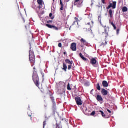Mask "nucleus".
<instances>
[{"instance_id": "36", "label": "nucleus", "mask_w": 128, "mask_h": 128, "mask_svg": "<svg viewBox=\"0 0 128 128\" xmlns=\"http://www.w3.org/2000/svg\"><path fill=\"white\" fill-rule=\"evenodd\" d=\"M107 112H109V114H112V111H110V110L108 109L107 110Z\"/></svg>"}, {"instance_id": "34", "label": "nucleus", "mask_w": 128, "mask_h": 128, "mask_svg": "<svg viewBox=\"0 0 128 128\" xmlns=\"http://www.w3.org/2000/svg\"><path fill=\"white\" fill-rule=\"evenodd\" d=\"M86 26H89L90 28H92V26L90 25V22H88L86 24Z\"/></svg>"}, {"instance_id": "41", "label": "nucleus", "mask_w": 128, "mask_h": 128, "mask_svg": "<svg viewBox=\"0 0 128 128\" xmlns=\"http://www.w3.org/2000/svg\"><path fill=\"white\" fill-rule=\"evenodd\" d=\"M92 24H94V22H92Z\"/></svg>"}, {"instance_id": "21", "label": "nucleus", "mask_w": 128, "mask_h": 128, "mask_svg": "<svg viewBox=\"0 0 128 128\" xmlns=\"http://www.w3.org/2000/svg\"><path fill=\"white\" fill-rule=\"evenodd\" d=\"M128 10V8H126V6H124L122 8L123 12H126Z\"/></svg>"}, {"instance_id": "5", "label": "nucleus", "mask_w": 128, "mask_h": 128, "mask_svg": "<svg viewBox=\"0 0 128 128\" xmlns=\"http://www.w3.org/2000/svg\"><path fill=\"white\" fill-rule=\"evenodd\" d=\"M111 8H112L113 10H116V2H114L112 4H110L107 7L106 10H110Z\"/></svg>"}, {"instance_id": "13", "label": "nucleus", "mask_w": 128, "mask_h": 128, "mask_svg": "<svg viewBox=\"0 0 128 128\" xmlns=\"http://www.w3.org/2000/svg\"><path fill=\"white\" fill-rule=\"evenodd\" d=\"M66 64H68L70 65V64H72L74 62L72 61L71 62L68 59H67L66 60Z\"/></svg>"}, {"instance_id": "26", "label": "nucleus", "mask_w": 128, "mask_h": 128, "mask_svg": "<svg viewBox=\"0 0 128 128\" xmlns=\"http://www.w3.org/2000/svg\"><path fill=\"white\" fill-rule=\"evenodd\" d=\"M112 26L113 28H114V30H116V25L114 24V22H112L111 23Z\"/></svg>"}, {"instance_id": "4", "label": "nucleus", "mask_w": 128, "mask_h": 128, "mask_svg": "<svg viewBox=\"0 0 128 128\" xmlns=\"http://www.w3.org/2000/svg\"><path fill=\"white\" fill-rule=\"evenodd\" d=\"M46 26H47V28H50L52 30H60V28L58 27H56L54 26H52V25H50V24H46Z\"/></svg>"}, {"instance_id": "11", "label": "nucleus", "mask_w": 128, "mask_h": 128, "mask_svg": "<svg viewBox=\"0 0 128 128\" xmlns=\"http://www.w3.org/2000/svg\"><path fill=\"white\" fill-rule=\"evenodd\" d=\"M96 98L98 100V102H104V98H102V97L100 95H97V96L96 97Z\"/></svg>"}, {"instance_id": "20", "label": "nucleus", "mask_w": 128, "mask_h": 128, "mask_svg": "<svg viewBox=\"0 0 128 128\" xmlns=\"http://www.w3.org/2000/svg\"><path fill=\"white\" fill-rule=\"evenodd\" d=\"M112 12H114V11L110 9L109 10V14L110 16V18H112Z\"/></svg>"}, {"instance_id": "38", "label": "nucleus", "mask_w": 128, "mask_h": 128, "mask_svg": "<svg viewBox=\"0 0 128 128\" xmlns=\"http://www.w3.org/2000/svg\"><path fill=\"white\" fill-rule=\"evenodd\" d=\"M42 78H44V74L42 72Z\"/></svg>"}, {"instance_id": "31", "label": "nucleus", "mask_w": 128, "mask_h": 128, "mask_svg": "<svg viewBox=\"0 0 128 128\" xmlns=\"http://www.w3.org/2000/svg\"><path fill=\"white\" fill-rule=\"evenodd\" d=\"M96 114V111H94L91 114L90 116H94Z\"/></svg>"}, {"instance_id": "17", "label": "nucleus", "mask_w": 128, "mask_h": 128, "mask_svg": "<svg viewBox=\"0 0 128 128\" xmlns=\"http://www.w3.org/2000/svg\"><path fill=\"white\" fill-rule=\"evenodd\" d=\"M80 42L82 44H84V46H86V41L84 40V39L82 38L80 40Z\"/></svg>"}, {"instance_id": "44", "label": "nucleus", "mask_w": 128, "mask_h": 128, "mask_svg": "<svg viewBox=\"0 0 128 128\" xmlns=\"http://www.w3.org/2000/svg\"><path fill=\"white\" fill-rule=\"evenodd\" d=\"M68 0V2H70V0Z\"/></svg>"}, {"instance_id": "27", "label": "nucleus", "mask_w": 128, "mask_h": 128, "mask_svg": "<svg viewBox=\"0 0 128 128\" xmlns=\"http://www.w3.org/2000/svg\"><path fill=\"white\" fill-rule=\"evenodd\" d=\"M50 98H51V100H52V102H54V96H50Z\"/></svg>"}, {"instance_id": "7", "label": "nucleus", "mask_w": 128, "mask_h": 128, "mask_svg": "<svg viewBox=\"0 0 128 128\" xmlns=\"http://www.w3.org/2000/svg\"><path fill=\"white\" fill-rule=\"evenodd\" d=\"M70 48L72 52H76V44L72 43L70 46Z\"/></svg>"}, {"instance_id": "47", "label": "nucleus", "mask_w": 128, "mask_h": 128, "mask_svg": "<svg viewBox=\"0 0 128 128\" xmlns=\"http://www.w3.org/2000/svg\"><path fill=\"white\" fill-rule=\"evenodd\" d=\"M94 90H92V92Z\"/></svg>"}, {"instance_id": "32", "label": "nucleus", "mask_w": 128, "mask_h": 128, "mask_svg": "<svg viewBox=\"0 0 128 128\" xmlns=\"http://www.w3.org/2000/svg\"><path fill=\"white\" fill-rule=\"evenodd\" d=\"M58 47L59 48H62V43H59L58 44Z\"/></svg>"}, {"instance_id": "45", "label": "nucleus", "mask_w": 128, "mask_h": 128, "mask_svg": "<svg viewBox=\"0 0 128 128\" xmlns=\"http://www.w3.org/2000/svg\"><path fill=\"white\" fill-rule=\"evenodd\" d=\"M52 20H54V18H52Z\"/></svg>"}, {"instance_id": "19", "label": "nucleus", "mask_w": 128, "mask_h": 128, "mask_svg": "<svg viewBox=\"0 0 128 128\" xmlns=\"http://www.w3.org/2000/svg\"><path fill=\"white\" fill-rule=\"evenodd\" d=\"M80 2L82 4L84 2V0H74V4H76L77 2Z\"/></svg>"}, {"instance_id": "8", "label": "nucleus", "mask_w": 128, "mask_h": 128, "mask_svg": "<svg viewBox=\"0 0 128 128\" xmlns=\"http://www.w3.org/2000/svg\"><path fill=\"white\" fill-rule=\"evenodd\" d=\"M101 94L104 96H106L108 94V92L104 88H102L101 90Z\"/></svg>"}, {"instance_id": "15", "label": "nucleus", "mask_w": 128, "mask_h": 128, "mask_svg": "<svg viewBox=\"0 0 128 128\" xmlns=\"http://www.w3.org/2000/svg\"><path fill=\"white\" fill-rule=\"evenodd\" d=\"M80 56L82 58V60H84V62H86V58L84 56L82 53L80 54Z\"/></svg>"}, {"instance_id": "9", "label": "nucleus", "mask_w": 128, "mask_h": 128, "mask_svg": "<svg viewBox=\"0 0 128 128\" xmlns=\"http://www.w3.org/2000/svg\"><path fill=\"white\" fill-rule=\"evenodd\" d=\"M37 2L39 4V6L38 7L39 10L42 8L44 1L42 0H38Z\"/></svg>"}, {"instance_id": "25", "label": "nucleus", "mask_w": 128, "mask_h": 128, "mask_svg": "<svg viewBox=\"0 0 128 128\" xmlns=\"http://www.w3.org/2000/svg\"><path fill=\"white\" fill-rule=\"evenodd\" d=\"M67 88L68 90H72V88H70V83L68 84Z\"/></svg>"}, {"instance_id": "35", "label": "nucleus", "mask_w": 128, "mask_h": 128, "mask_svg": "<svg viewBox=\"0 0 128 128\" xmlns=\"http://www.w3.org/2000/svg\"><path fill=\"white\" fill-rule=\"evenodd\" d=\"M102 2L104 4H106V0H102Z\"/></svg>"}, {"instance_id": "18", "label": "nucleus", "mask_w": 128, "mask_h": 128, "mask_svg": "<svg viewBox=\"0 0 128 128\" xmlns=\"http://www.w3.org/2000/svg\"><path fill=\"white\" fill-rule=\"evenodd\" d=\"M96 88L98 90H100L102 88H100V83H98L96 84Z\"/></svg>"}, {"instance_id": "46", "label": "nucleus", "mask_w": 128, "mask_h": 128, "mask_svg": "<svg viewBox=\"0 0 128 128\" xmlns=\"http://www.w3.org/2000/svg\"><path fill=\"white\" fill-rule=\"evenodd\" d=\"M56 0H53V2H54Z\"/></svg>"}, {"instance_id": "3", "label": "nucleus", "mask_w": 128, "mask_h": 128, "mask_svg": "<svg viewBox=\"0 0 128 128\" xmlns=\"http://www.w3.org/2000/svg\"><path fill=\"white\" fill-rule=\"evenodd\" d=\"M104 32L102 33V36L103 38H105L106 40H104L105 42H103L102 44V46H106V44H108V42H106V38L108 36V30L110 28L106 27V26H105L104 28Z\"/></svg>"}, {"instance_id": "14", "label": "nucleus", "mask_w": 128, "mask_h": 128, "mask_svg": "<svg viewBox=\"0 0 128 128\" xmlns=\"http://www.w3.org/2000/svg\"><path fill=\"white\" fill-rule=\"evenodd\" d=\"M60 4L61 6V8H60V10H64V4L62 3V0H60Z\"/></svg>"}, {"instance_id": "39", "label": "nucleus", "mask_w": 128, "mask_h": 128, "mask_svg": "<svg viewBox=\"0 0 128 128\" xmlns=\"http://www.w3.org/2000/svg\"><path fill=\"white\" fill-rule=\"evenodd\" d=\"M118 32H120V30H117V34H118Z\"/></svg>"}, {"instance_id": "43", "label": "nucleus", "mask_w": 128, "mask_h": 128, "mask_svg": "<svg viewBox=\"0 0 128 128\" xmlns=\"http://www.w3.org/2000/svg\"><path fill=\"white\" fill-rule=\"evenodd\" d=\"M29 116L31 117V116H32V115H30Z\"/></svg>"}, {"instance_id": "1", "label": "nucleus", "mask_w": 128, "mask_h": 128, "mask_svg": "<svg viewBox=\"0 0 128 128\" xmlns=\"http://www.w3.org/2000/svg\"><path fill=\"white\" fill-rule=\"evenodd\" d=\"M34 70L33 72L32 80L36 86H37V88H40V78L38 74V70H36V67L34 68Z\"/></svg>"}, {"instance_id": "10", "label": "nucleus", "mask_w": 128, "mask_h": 128, "mask_svg": "<svg viewBox=\"0 0 128 128\" xmlns=\"http://www.w3.org/2000/svg\"><path fill=\"white\" fill-rule=\"evenodd\" d=\"M96 58H92L90 60V64H92V66H94V64H96Z\"/></svg>"}, {"instance_id": "6", "label": "nucleus", "mask_w": 128, "mask_h": 128, "mask_svg": "<svg viewBox=\"0 0 128 128\" xmlns=\"http://www.w3.org/2000/svg\"><path fill=\"white\" fill-rule=\"evenodd\" d=\"M76 102L78 106H82V101L80 97L76 98Z\"/></svg>"}, {"instance_id": "37", "label": "nucleus", "mask_w": 128, "mask_h": 128, "mask_svg": "<svg viewBox=\"0 0 128 128\" xmlns=\"http://www.w3.org/2000/svg\"><path fill=\"white\" fill-rule=\"evenodd\" d=\"M52 13H50V18H52Z\"/></svg>"}, {"instance_id": "40", "label": "nucleus", "mask_w": 128, "mask_h": 128, "mask_svg": "<svg viewBox=\"0 0 128 128\" xmlns=\"http://www.w3.org/2000/svg\"><path fill=\"white\" fill-rule=\"evenodd\" d=\"M64 56H66V52H64Z\"/></svg>"}, {"instance_id": "33", "label": "nucleus", "mask_w": 128, "mask_h": 128, "mask_svg": "<svg viewBox=\"0 0 128 128\" xmlns=\"http://www.w3.org/2000/svg\"><path fill=\"white\" fill-rule=\"evenodd\" d=\"M47 24H52V20L47 21Z\"/></svg>"}, {"instance_id": "23", "label": "nucleus", "mask_w": 128, "mask_h": 128, "mask_svg": "<svg viewBox=\"0 0 128 128\" xmlns=\"http://www.w3.org/2000/svg\"><path fill=\"white\" fill-rule=\"evenodd\" d=\"M52 104H53V108L54 110H56V103L55 102H52Z\"/></svg>"}, {"instance_id": "22", "label": "nucleus", "mask_w": 128, "mask_h": 128, "mask_svg": "<svg viewBox=\"0 0 128 128\" xmlns=\"http://www.w3.org/2000/svg\"><path fill=\"white\" fill-rule=\"evenodd\" d=\"M99 112H100L101 115L103 118H106V114H104V112H102V110L99 111Z\"/></svg>"}, {"instance_id": "30", "label": "nucleus", "mask_w": 128, "mask_h": 128, "mask_svg": "<svg viewBox=\"0 0 128 128\" xmlns=\"http://www.w3.org/2000/svg\"><path fill=\"white\" fill-rule=\"evenodd\" d=\"M56 128H62V126L58 125V124H56Z\"/></svg>"}, {"instance_id": "28", "label": "nucleus", "mask_w": 128, "mask_h": 128, "mask_svg": "<svg viewBox=\"0 0 128 128\" xmlns=\"http://www.w3.org/2000/svg\"><path fill=\"white\" fill-rule=\"evenodd\" d=\"M72 64H70L68 66V70H72Z\"/></svg>"}, {"instance_id": "42", "label": "nucleus", "mask_w": 128, "mask_h": 128, "mask_svg": "<svg viewBox=\"0 0 128 128\" xmlns=\"http://www.w3.org/2000/svg\"><path fill=\"white\" fill-rule=\"evenodd\" d=\"M76 22H74V24H76Z\"/></svg>"}, {"instance_id": "16", "label": "nucleus", "mask_w": 128, "mask_h": 128, "mask_svg": "<svg viewBox=\"0 0 128 128\" xmlns=\"http://www.w3.org/2000/svg\"><path fill=\"white\" fill-rule=\"evenodd\" d=\"M63 70L65 72H66V70H68V66H66V64L64 63L63 64Z\"/></svg>"}, {"instance_id": "2", "label": "nucleus", "mask_w": 128, "mask_h": 128, "mask_svg": "<svg viewBox=\"0 0 128 128\" xmlns=\"http://www.w3.org/2000/svg\"><path fill=\"white\" fill-rule=\"evenodd\" d=\"M29 60L32 66H34V64H36V56L34 55V50H32V44H30V50L29 52Z\"/></svg>"}, {"instance_id": "12", "label": "nucleus", "mask_w": 128, "mask_h": 128, "mask_svg": "<svg viewBox=\"0 0 128 128\" xmlns=\"http://www.w3.org/2000/svg\"><path fill=\"white\" fill-rule=\"evenodd\" d=\"M102 86L104 88H108V82L104 80L102 82Z\"/></svg>"}, {"instance_id": "24", "label": "nucleus", "mask_w": 128, "mask_h": 128, "mask_svg": "<svg viewBox=\"0 0 128 128\" xmlns=\"http://www.w3.org/2000/svg\"><path fill=\"white\" fill-rule=\"evenodd\" d=\"M32 8L34 10H36V8H38V7L36 6V4H32Z\"/></svg>"}, {"instance_id": "29", "label": "nucleus", "mask_w": 128, "mask_h": 128, "mask_svg": "<svg viewBox=\"0 0 128 128\" xmlns=\"http://www.w3.org/2000/svg\"><path fill=\"white\" fill-rule=\"evenodd\" d=\"M43 126H44V128L46 126V121H44Z\"/></svg>"}]
</instances>
